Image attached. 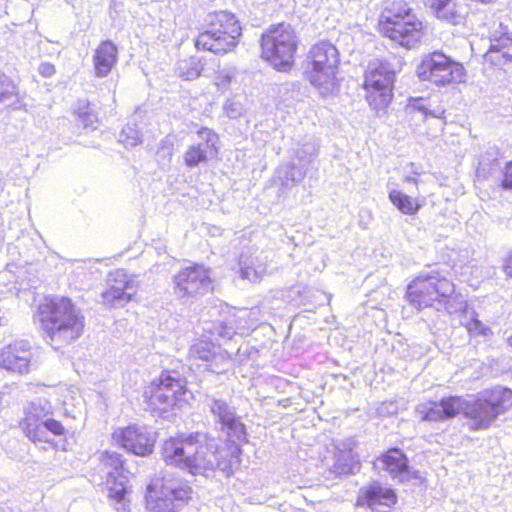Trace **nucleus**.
Returning <instances> with one entry per match:
<instances>
[{
	"label": "nucleus",
	"instance_id": "f257e3e1",
	"mask_svg": "<svg viewBox=\"0 0 512 512\" xmlns=\"http://www.w3.org/2000/svg\"><path fill=\"white\" fill-rule=\"evenodd\" d=\"M35 319L50 344H69L84 332L85 318L68 296H44L37 305Z\"/></svg>",
	"mask_w": 512,
	"mask_h": 512
},
{
	"label": "nucleus",
	"instance_id": "f03ea898",
	"mask_svg": "<svg viewBox=\"0 0 512 512\" xmlns=\"http://www.w3.org/2000/svg\"><path fill=\"white\" fill-rule=\"evenodd\" d=\"M376 31L384 38L412 49L418 46L426 35V26L415 14L409 3L395 0L381 10Z\"/></svg>",
	"mask_w": 512,
	"mask_h": 512
},
{
	"label": "nucleus",
	"instance_id": "7ed1b4c3",
	"mask_svg": "<svg viewBox=\"0 0 512 512\" xmlns=\"http://www.w3.org/2000/svg\"><path fill=\"white\" fill-rule=\"evenodd\" d=\"M161 458L167 466L187 471L191 475H206L216 467L208 449L200 441V433L179 434L164 440Z\"/></svg>",
	"mask_w": 512,
	"mask_h": 512
},
{
	"label": "nucleus",
	"instance_id": "20e7f679",
	"mask_svg": "<svg viewBox=\"0 0 512 512\" xmlns=\"http://www.w3.org/2000/svg\"><path fill=\"white\" fill-rule=\"evenodd\" d=\"M340 52L327 40L314 43L305 55L304 77L323 97L339 91Z\"/></svg>",
	"mask_w": 512,
	"mask_h": 512
},
{
	"label": "nucleus",
	"instance_id": "39448f33",
	"mask_svg": "<svg viewBox=\"0 0 512 512\" xmlns=\"http://www.w3.org/2000/svg\"><path fill=\"white\" fill-rule=\"evenodd\" d=\"M243 34L238 17L227 10H216L208 15L207 28L194 39L196 50L225 55L236 49Z\"/></svg>",
	"mask_w": 512,
	"mask_h": 512
},
{
	"label": "nucleus",
	"instance_id": "423d86ee",
	"mask_svg": "<svg viewBox=\"0 0 512 512\" xmlns=\"http://www.w3.org/2000/svg\"><path fill=\"white\" fill-rule=\"evenodd\" d=\"M463 402L461 415L470 430H487L500 415L512 408V388L495 385L484 389L471 401L463 397Z\"/></svg>",
	"mask_w": 512,
	"mask_h": 512
},
{
	"label": "nucleus",
	"instance_id": "0eeeda50",
	"mask_svg": "<svg viewBox=\"0 0 512 512\" xmlns=\"http://www.w3.org/2000/svg\"><path fill=\"white\" fill-rule=\"evenodd\" d=\"M300 38L293 25L278 22L264 30L259 39L260 57L275 70L287 72L295 64Z\"/></svg>",
	"mask_w": 512,
	"mask_h": 512
},
{
	"label": "nucleus",
	"instance_id": "6e6552de",
	"mask_svg": "<svg viewBox=\"0 0 512 512\" xmlns=\"http://www.w3.org/2000/svg\"><path fill=\"white\" fill-rule=\"evenodd\" d=\"M405 300L416 310L448 308L458 302L455 284L437 273L419 274L407 285Z\"/></svg>",
	"mask_w": 512,
	"mask_h": 512
},
{
	"label": "nucleus",
	"instance_id": "1a4fd4ad",
	"mask_svg": "<svg viewBox=\"0 0 512 512\" xmlns=\"http://www.w3.org/2000/svg\"><path fill=\"white\" fill-rule=\"evenodd\" d=\"M416 75L421 82L442 88L465 82L467 71L442 50H434L422 56Z\"/></svg>",
	"mask_w": 512,
	"mask_h": 512
},
{
	"label": "nucleus",
	"instance_id": "9d476101",
	"mask_svg": "<svg viewBox=\"0 0 512 512\" xmlns=\"http://www.w3.org/2000/svg\"><path fill=\"white\" fill-rule=\"evenodd\" d=\"M187 389L179 378L164 371L144 386L143 399L151 412L166 413L176 408Z\"/></svg>",
	"mask_w": 512,
	"mask_h": 512
},
{
	"label": "nucleus",
	"instance_id": "9b49d317",
	"mask_svg": "<svg viewBox=\"0 0 512 512\" xmlns=\"http://www.w3.org/2000/svg\"><path fill=\"white\" fill-rule=\"evenodd\" d=\"M365 100L374 110L386 109L393 99L395 72L386 62L370 65L364 72Z\"/></svg>",
	"mask_w": 512,
	"mask_h": 512
},
{
	"label": "nucleus",
	"instance_id": "f8f14e48",
	"mask_svg": "<svg viewBox=\"0 0 512 512\" xmlns=\"http://www.w3.org/2000/svg\"><path fill=\"white\" fill-rule=\"evenodd\" d=\"M173 289L181 298L194 297L214 290L209 268L200 263L182 267L173 277Z\"/></svg>",
	"mask_w": 512,
	"mask_h": 512
},
{
	"label": "nucleus",
	"instance_id": "ddd939ff",
	"mask_svg": "<svg viewBox=\"0 0 512 512\" xmlns=\"http://www.w3.org/2000/svg\"><path fill=\"white\" fill-rule=\"evenodd\" d=\"M112 443L140 457L150 455L155 447L156 438L146 426L128 424L114 429L111 433Z\"/></svg>",
	"mask_w": 512,
	"mask_h": 512
},
{
	"label": "nucleus",
	"instance_id": "4468645a",
	"mask_svg": "<svg viewBox=\"0 0 512 512\" xmlns=\"http://www.w3.org/2000/svg\"><path fill=\"white\" fill-rule=\"evenodd\" d=\"M19 427L24 435L33 443H48L50 447L54 449L65 450L64 446L60 447L56 442L49 440L46 436V431H48L53 436L66 440L68 430L59 420L47 418L41 422L38 413L29 409L19 421Z\"/></svg>",
	"mask_w": 512,
	"mask_h": 512
},
{
	"label": "nucleus",
	"instance_id": "2eb2a0df",
	"mask_svg": "<svg viewBox=\"0 0 512 512\" xmlns=\"http://www.w3.org/2000/svg\"><path fill=\"white\" fill-rule=\"evenodd\" d=\"M463 396L445 395L438 400L427 399L415 407V413L422 422L441 423L461 415Z\"/></svg>",
	"mask_w": 512,
	"mask_h": 512
},
{
	"label": "nucleus",
	"instance_id": "dca6fc26",
	"mask_svg": "<svg viewBox=\"0 0 512 512\" xmlns=\"http://www.w3.org/2000/svg\"><path fill=\"white\" fill-rule=\"evenodd\" d=\"M137 293V286L132 276L118 269L109 273L106 288L101 293L102 303L107 307L116 304H126L133 300Z\"/></svg>",
	"mask_w": 512,
	"mask_h": 512
},
{
	"label": "nucleus",
	"instance_id": "f3484780",
	"mask_svg": "<svg viewBox=\"0 0 512 512\" xmlns=\"http://www.w3.org/2000/svg\"><path fill=\"white\" fill-rule=\"evenodd\" d=\"M396 502L397 496L393 489L374 482L359 490L356 506L368 508L370 512H390Z\"/></svg>",
	"mask_w": 512,
	"mask_h": 512
},
{
	"label": "nucleus",
	"instance_id": "a211bd4d",
	"mask_svg": "<svg viewBox=\"0 0 512 512\" xmlns=\"http://www.w3.org/2000/svg\"><path fill=\"white\" fill-rule=\"evenodd\" d=\"M31 361L30 346L23 341L10 343L0 349V368L7 371L18 374L28 373Z\"/></svg>",
	"mask_w": 512,
	"mask_h": 512
},
{
	"label": "nucleus",
	"instance_id": "6ab92c4d",
	"mask_svg": "<svg viewBox=\"0 0 512 512\" xmlns=\"http://www.w3.org/2000/svg\"><path fill=\"white\" fill-rule=\"evenodd\" d=\"M199 135H205V144L190 145L184 153V164L193 168L200 164L207 163L218 154V147L216 145L217 135L209 128L203 127L198 130Z\"/></svg>",
	"mask_w": 512,
	"mask_h": 512
},
{
	"label": "nucleus",
	"instance_id": "aec40b11",
	"mask_svg": "<svg viewBox=\"0 0 512 512\" xmlns=\"http://www.w3.org/2000/svg\"><path fill=\"white\" fill-rule=\"evenodd\" d=\"M484 63L495 68H503L512 63V34L502 33L490 39L488 50L483 55Z\"/></svg>",
	"mask_w": 512,
	"mask_h": 512
},
{
	"label": "nucleus",
	"instance_id": "412c9836",
	"mask_svg": "<svg viewBox=\"0 0 512 512\" xmlns=\"http://www.w3.org/2000/svg\"><path fill=\"white\" fill-rule=\"evenodd\" d=\"M382 468L390 474L392 478H398L400 481L408 479L410 474L409 460L406 454L398 447L386 449L379 456Z\"/></svg>",
	"mask_w": 512,
	"mask_h": 512
},
{
	"label": "nucleus",
	"instance_id": "4be33fe9",
	"mask_svg": "<svg viewBox=\"0 0 512 512\" xmlns=\"http://www.w3.org/2000/svg\"><path fill=\"white\" fill-rule=\"evenodd\" d=\"M157 485H150L149 500L148 503L152 512H176L173 504V500L186 502L191 497V488L188 484L181 485L175 489L170 490V496L164 494V497L158 498L152 493L156 489Z\"/></svg>",
	"mask_w": 512,
	"mask_h": 512
},
{
	"label": "nucleus",
	"instance_id": "5701e85b",
	"mask_svg": "<svg viewBox=\"0 0 512 512\" xmlns=\"http://www.w3.org/2000/svg\"><path fill=\"white\" fill-rule=\"evenodd\" d=\"M118 61V48L110 40H103L94 50L93 66L97 77L107 76Z\"/></svg>",
	"mask_w": 512,
	"mask_h": 512
},
{
	"label": "nucleus",
	"instance_id": "b1692460",
	"mask_svg": "<svg viewBox=\"0 0 512 512\" xmlns=\"http://www.w3.org/2000/svg\"><path fill=\"white\" fill-rule=\"evenodd\" d=\"M107 498L115 504L125 505L130 502L132 486L128 476L122 472H108L106 475Z\"/></svg>",
	"mask_w": 512,
	"mask_h": 512
},
{
	"label": "nucleus",
	"instance_id": "393cba45",
	"mask_svg": "<svg viewBox=\"0 0 512 512\" xmlns=\"http://www.w3.org/2000/svg\"><path fill=\"white\" fill-rule=\"evenodd\" d=\"M429 8L434 16L444 23L456 26L465 21L456 0H430Z\"/></svg>",
	"mask_w": 512,
	"mask_h": 512
},
{
	"label": "nucleus",
	"instance_id": "a878e982",
	"mask_svg": "<svg viewBox=\"0 0 512 512\" xmlns=\"http://www.w3.org/2000/svg\"><path fill=\"white\" fill-rule=\"evenodd\" d=\"M391 204L401 213L407 216H415L423 207L420 197H413L401 189H393L388 194Z\"/></svg>",
	"mask_w": 512,
	"mask_h": 512
},
{
	"label": "nucleus",
	"instance_id": "bb28decb",
	"mask_svg": "<svg viewBox=\"0 0 512 512\" xmlns=\"http://www.w3.org/2000/svg\"><path fill=\"white\" fill-rule=\"evenodd\" d=\"M212 411L219 416L221 424L228 429L229 437L239 441L245 440V425L240 420L230 415L225 403L216 401Z\"/></svg>",
	"mask_w": 512,
	"mask_h": 512
},
{
	"label": "nucleus",
	"instance_id": "cd10ccee",
	"mask_svg": "<svg viewBox=\"0 0 512 512\" xmlns=\"http://www.w3.org/2000/svg\"><path fill=\"white\" fill-rule=\"evenodd\" d=\"M219 345L207 337L197 339L189 349V358L203 362L213 361L219 349Z\"/></svg>",
	"mask_w": 512,
	"mask_h": 512
},
{
	"label": "nucleus",
	"instance_id": "c85d7f7f",
	"mask_svg": "<svg viewBox=\"0 0 512 512\" xmlns=\"http://www.w3.org/2000/svg\"><path fill=\"white\" fill-rule=\"evenodd\" d=\"M408 109L411 113L418 112L423 114L424 118H443L445 114V108L443 105L439 104L434 106L431 101L424 100L422 98L410 100Z\"/></svg>",
	"mask_w": 512,
	"mask_h": 512
},
{
	"label": "nucleus",
	"instance_id": "c756f323",
	"mask_svg": "<svg viewBox=\"0 0 512 512\" xmlns=\"http://www.w3.org/2000/svg\"><path fill=\"white\" fill-rule=\"evenodd\" d=\"M99 464L108 469V472H122L124 473L126 467V459L123 454L113 451V450H104L99 455Z\"/></svg>",
	"mask_w": 512,
	"mask_h": 512
},
{
	"label": "nucleus",
	"instance_id": "7c9ffc66",
	"mask_svg": "<svg viewBox=\"0 0 512 512\" xmlns=\"http://www.w3.org/2000/svg\"><path fill=\"white\" fill-rule=\"evenodd\" d=\"M464 327L470 337H487L492 334L489 326L485 325L478 317H472L465 324Z\"/></svg>",
	"mask_w": 512,
	"mask_h": 512
},
{
	"label": "nucleus",
	"instance_id": "2f4dec72",
	"mask_svg": "<svg viewBox=\"0 0 512 512\" xmlns=\"http://www.w3.org/2000/svg\"><path fill=\"white\" fill-rule=\"evenodd\" d=\"M204 70L203 63L200 59H189L181 70V77L185 80H193L198 78Z\"/></svg>",
	"mask_w": 512,
	"mask_h": 512
},
{
	"label": "nucleus",
	"instance_id": "473e14b6",
	"mask_svg": "<svg viewBox=\"0 0 512 512\" xmlns=\"http://www.w3.org/2000/svg\"><path fill=\"white\" fill-rule=\"evenodd\" d=\"M407 168H409V170L406 173H404L403 181L406 183H412L417 185L418 179L422 174V170L415 163L412 162L407 165Z\"/></svg>",
	"mask_w": 512,
	"mask_h": 512
},
{
	"label": "nucleus",
	"instance_id": "72a5a7b5",
	"mask_svg": "<svg viewBox=\"0 0 512 512\" xmlns=\"http://www.w3.org/2000/svg\"><path fill=\"white\" fill-rule=\"evenodd\" d=\"M500 187L504 190H512V159L503 168Z\"/></svg>",
	"mask_w": 512,
	"mask_h": 512
},
{
	"label": "nucleus",
	"instance_id": "f704fd0d",
	"mask_svg": "<svg viewBox=\"0 0 512 512\" xmlns=\"http://www.w3.org/2000/svg\"><path fill=\"white\" fill-rule=\"evenodd\" d=\"M231 81V77L222 72H216L214 75V85L218 88H225Z\"/></svg>",
	"mask_w": 512,
	"mask_h": 512
},
{
	"label": "nucleus",
	"instance_id": "c9c22d12",
	"mask_svg": "<svg viewBox=\"0 0 512 512\" xmlns=\"http://www.w3.org/2000/svg\"><path fill=\"white\" fill-rule=\"evenodd\" d=\"M55 71H56V69H55L54 64H52L50 62L41 63L39 66V73L41 76H43L45 78H49V77L53 76Z\"/></svg>",
	"mask_w": 512,
	"mask_h": 512
},
{
	"label": "nucleus",
	"instance_id": "e433bc0d",
	"mask_svg": "<svg viewBox=\"0 0 512 512\" xmlns=\"http://www.w3.org/2000/svg\"><path fill=\"white\" fill-rule=\"evenodd\" d=\"M503 271L508 277L512 278V252L506 257L504 261Z\"/></svg>",
	"mask_w": 512,
	"mask_h": 512
},
{
	"label": "nucleus",
	"instance_id": "4c0bfd02",
	"mask_svg": "<svg viewBox=\"0 0 512 512\" xmlns=\"http://www.w3.org/2000/svg\"><path fill=\"white\" fill-rule=\"evenodd\" d=\"M508 343L512 346V335L508 338Z\"/></svg>",
	"mask_w": 512,
	"mask_h": 512
}]
</instances>
